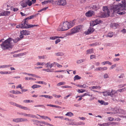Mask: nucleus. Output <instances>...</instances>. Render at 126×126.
Here are the masks:
<instances>
[{
	"label": "nucleus",
	"instance_id": "1",
	"mask_svg": "<svg viewBox=\"0 0 126 126\" xmlns=\"http://www.w3.org/2000/svg\"><path fill=\"white\" fill-rule=\"evenodd\" d=\"M20 40L21 39L19 37L16 38L14 39H13L11 38H9L4 42H2L1 44V47L2 49L3 50L8 49L9 48L12 47V45L11 43L12 41H13L15 43H16Z\"/></svg>",
	"mask_w": 126,
	"mask_h": 126
},
{
	"label": "nucleus",
	"instance_id": "2",
	"mask_svg": "<svg viewBox=\"0 0 126 126\" xmlns=\"http://www.w3.org/2000/svg\"><path fill=\"white\" fill-rule=\"evenodd\" d=\"M69 22L67 21L63 22L62 24H61L58 30L59 31H64L68 30L70 28L69 25Z\"/></svg>",
	"mask_w": 126,
	"mask_h": 126
},
{
	"label": "nucleus",
	"instance_id": "3",
	"mask_svg": "<svg viewBox=\"0 0 126 126\" xmlns=\"http://www.w3.org/2000/svg\"><path fill=\"white\" fill-rule=\"evenodd\" d=\"M103 12L101 13V17H105L109 16L110 11L109 10L107 6H104L103 8Z\"/></svg>",
	"mask_w": 126,
	"mask_h": 126
},
{
	"label": "nucleus",
	"instance_id": "4",
	"mask_svg": "<svg viewBox=\"0 0 126 126\" xmlns=\"http://www.w3.org/2000/svg\"><path fill=\"white\" fill-rule=\"evenodd\" d=\"M121 1L122 4L119 3L118 5H113V8L114 11L117 10H121L122 8V7L124 6V4H126V0H122Z\"/></svg>",
	"mask_w": 126,
	"mask_h": 126
},
{
	"label": "nucleus",
	"instance_id": "5",
	"mask_svg": "<svg viewBox=\"0 0 126 126\" xmlns=\"http://www.w3.org/2000/svg\"><path fill=\"white\" fill-rule=\"evenodd\" d=\"M55 4L63 6L66 4V1L65 0H59L55 2Z\"/></svg>",
	"mask_w": 126,
	"mask_h": 126
},
{
	"label": "nucleus",
	"instance_id": "6",
	"mask_svg": "<svg viewBox=\"0 0 126 126\" xmlns=\"http://www.w3.org/2000/svg\"><path fill=\"white\" fill-rule=\"evenodd\" d=\"M101 22V21L99 19H97L93 21V23H90V25L92 26L93 27L98 24H99Z\"/></svg>",
	"mask_w": 126,
	"mask_h": 126
},
{
	"label": "nucleus",
	"instance_id": "7",
	"mask_svg": "<svg viewBox=\"0 0 126 126\" xmlns=\"http://www.w3.org/2000/svg\"><path fill=\"white\" fill-rule=\"evenodd\" d=\"M122 8H121V10H116L115 11L114 10V9L113 8V9H112V10L113 11V13H115L116 12L117 14L118 15H123L125 14L126 13V12L125 11H123L122 12H120V11L121 10L123 9V7H122Z\"/></svg>",
	"mask_w": 126,
	"mask_h": 126
},
{
	"label": "nucleus",
	"instance_id": "8",
	"mask_svg": "<svg viewBox=\"0 0 126 126\" xmlns=\"http://www.w3.org/2000/svg\"><path fill=\"white\" fill-rule=\"evenodd\" d=\"M110 95L112 98L116 97L117 96L118 94L114 90H112L111 91H110Z\"/></svg>",
	"mask_w": 126,
	"mask_h": 126
},
{
	"label": "nucleus",
	"instance_id": "9",
	"mask_svg": "<svg viewBox=\"0 0 126 126\" xmlns=\"http://www.w3.org/2000/svg\"><path fill=\"white\" fill-rule=\"evenodd\" d=\"M110 95L112 98L116 97L117 96L118 94L114 90H112L111 91H110Z\"/></svg>",
	"mask_w": 126,
	"mask_h": 126
},
{
	"label": "nucleus",
	"instance_id": "10",
	"mask_svg": "<svg viewBox=\"0 0 126 126\" xmlns=\"http://www.w3.org/2000/svg\"><path fill=\"white\" fill-rule=\"evenodd\" d=\"M117 113H119L123 114H126V111L120 108H118L115 110Z\"/></svg>",
	"mask_w": 126,
	"mask_h": 126
},
{
	"label": "nucleus",
	"instance_id": "11",
	"mask_svg": "<svg viewBox=\"0 0 126 126\" xmlns=\"http://www.w3.org/2000/svg\"><path fill=\"white\" fill-rule=\"evenodd\" d=\"M94 31V29L93 28L91 27H89L88 30L85 32L86 34H88L93 32Z\"/></svg>",
	"mask_w": 126,
	"mask_h": 126
},
{
	"label": "nucleus",
	"instance_id": "12",
	"mask_svg": "<svg viewBox=\"0 0 126 126\" xmlns=\"http://www.w3.org/2000/svg\"><path fill=\"white\" fill-rule=\"evenodd\" d=\"M28 22L25 20L23 22H22L20 25V28H26L27 25H28Z\"/></svg>",
	"mask_w": 126,
	"mask_h": 126
},
{
	"label": "nucleus",
	"instance_id": "13",
	"mask_svg": "<svg viewBox=\"0 0 126 126\" xmlns=\"http://www.w3.org/2000/svg\"><path fill=\"white\" fill-rule=\"evenodd\" d=\"M94 14V12L93 11H90L85 13V15L88 17L92 16Z\"/></svg>",
	"mask_w": 126,
	"mask_h": 126
},
{
	"label": "nucleus",
	"instance_id": "14",
	"mask_svg": "<svg viewBox=\"0 0 126 126\" xmlns=\"http://www.w3.org/2000/svg\"><path fill=\"white\" fill-rule=\"evenodd\" d=\"M110 26L111 28L115 29L118 28L119 26V25L117 24L113 23H111L110 24Z\"/></svg>",
	"mask_w": 126,
	"mask_h": 126
},
{
	"label": "nucleus",
	"instance_id": "15",
	"mask_svg": "<svg viewBox=\"0 0 126 126\" xmlns=\"http://www.w3.org/2000/svg\"><path fill=\"white\" fill-rule=\"evenodd\" d=\"M21 34L28 35L30 34V31L26 30H23L20 32Z\"/></svg>",
	"mask_w": 126,
	"mask_h": 126
},
{
	"label": "nucleus",
	"instance_id": "16",
	"mask_svg": "<svg viewBox=\"0 0 126 126\" xmlns=\"http://www.w3.org/2000/svg\"><path fill=\"white\" fill-rule=\"evenodd\" d=\"M37 15H35L31 16L28 17L26 18L24 20H25L28 22V20L32 19L34 17H35Z\"/></svg>",
	"mask_w": 126,
	"mask_h": 126
},
{
	"label": "nucleus",
	"instance_id": "17",
	"mask_svg": "<svg viewBox=\"0 0 126 126\" xmlns=\"http://www.w3.org/2000/svg\"><path fill=\"white\" fill-rule=\"evenodd\" d=\"M108 68L107 67H99L96 68L95 70L99 71H104L107 70Z\"/></svg>",
	"mask_w": 126,
	"mask_h": 126
},
{
	"label": "nucleus",
	"instance_id": "18",
	"mask_svg": "<svg viewBox=\"0 0 126 126\" xmlns=\"http://www.w3.org/2000/svg\"><path fill=\"white\" fill-rule=\"evenodd\" d=\"M110 91L103 92H102L103 95L105 96H107L110 95Z\"/></svg>",
	"mask_w": 126,
	"mask_h": 126
},
{
	"label": "nucleus",
	"instance_id": "19",
	"mask_svg": "<svg viewBox=\"0 0 126 126\" xmlns=\"http://www.w3.org/2000/svg\"><path fill=\"white\" fill-rule=\"evenodd\" d=\"M75 23V20H74L72 21H71L69 22V27L71 28L74 25Z\"/></svg>",
	"mask_w": 126,
	"mask_h": 126
},
{
	"label": "nucleus",
	"instance_id": "20",
	"mask_svg": "<svg viewBox=\"0 0 126 126\" xmlns=\"http://www.w3.org/2000/svg\"><path fill=\"white\" fill-rule=\"evenodd\" d=\"M101 88L99 86H93L89 87V88L92 90L93 89H100Z\"/></svg>",
	"mask_w": 126,
	"mask_h": 126
},
{
	"label": "nucleus",
	"instance_id": "21",
	"mask_svg": "<svg viewBox=\"0 0 126 126\" xmlns=\"http://www.w3.org/2000/svg\"><path fill=\"white\" fill-rule=\"evenodd\" d=\"M53 1V0H47L42 2L41 3L42 5H44V4H46L49 3H52V2Z\"/></svg>",
	"mask_w": 126,
	"mask_h": 126
},
{
	"label": "nucleus",
	"instance_id": "22",
	"mask_svg": "<svg viewBox=\"0 0 126 126\" xmlns=\"http://www.w3.org/2000/svg\"><path fill=\"white\" fill-rule=\"evenodd\" d=\"M11 66H12V65L10 64L8 65H0V68H8Z\"/></svg>",
	"mask_w": 126,
	"mask_h": 126
},
{
	"label": "nucleus",
	"instance_id": "23",
	"mask_svg": "<svg viewBox=\"0 0 126 126\" xmlns=\"http://www.w3.org/2000/svg\"><path fill=\"white\" fill-rule=\"evenodd\" d=\"M10 13V11H4L3 12V14L2 15L3 16H7L9 15Z\"/></svg>",
	"mask_w": 126,
	"mask_h": 126
},
{
	"label": "nucleus",
	"instance_id": "24",
	"mask_svg": "<svg viewBox=\"0 0 126 126\" xmlns=\"http://www.w3.org/2000/svg\"><path fill=\"white\" fill-rule=\"evenodd\" d=\"M83 26L82 25H79L77 26L76 27L77 30L78 32H79L82 30Z\"/></svg>",
	"mask_w": 126,
	"mask_h": 126
},
{
	"label": "nucleus",
	"instance_id": "25",
	"mask_svg": "<svg viewBox=\"0 0 126 126\" xmlns=\"http://www.w3.org/2000/svg\"><path fill=\"white\" fill-rule=\"evenodd\" d=\"M21 5L23 8L26 7L27 5V1H26V2H21Z\"/></svg>",
	"mask_w": 126,
	"mask_h": 126
},
{
	"label": "nucleus",
	"instance_id": "26",
	"mask_svg": "<svg viewBox=\"0 0 126 126\" xmlns=\"http://www.w3.org/2000/svg\"><path fill=\"white\" fill-rule=\"evenodd\" d=\"M113 35V33L112 32H110L108 34L106 35L107 37H109L110 38H111Z\"/></svg>",
	"mask_w": 126,
	"mask_h": 126
},
{
	"label": "nucleus",
	"instance_id": "27",
	"mask_svg": "<svg viewBox=\"0 0 126 126\" xmlns=\"http://www.w3.org/2000/svg\"><path fill=\"white\" fill-rule=\"evenodd\" d=\"M10 92L11 93H12L13 94H21V93L20 92L18 91H15V90H13L11 91Z\"/></svg>",
	"mask_w": 126,
	"mask_h": 126
},
{
	"label": "nucleus",
	"instance_id": "28",
	"mask_svg": "<svg viewBox=\"0 0 126 126\" xmlns=\"http://www.w3.org/2000/svg\"><path fill=\"white\" fill-rule=\"evenodd\" d=\"M87 95H88L89 96H92L93 94H90V93L89 92H88L87 93H86L83 94L82 95H81V97H83L85 96H87Z\"/></svg>",
	"mask_w": 126,
	"mask_h": 126
},
{
	"label": "nucleus",
	"instance_id": "29",
	"mask_svg": "<svg viewBox=\"0 0 126 126\" xmlns=\"http://www.w3.org/2000/svg\"><path fill=\"white\" fill-rule=\"evenodd\" d=\"M81 78V77L78 75H76L74 78V81L76 80L79 79Z\"/></svg>",
	"mask_w": 126,
	"mask_h": 126
},
{
	"label": "nucleus",
	"instance_id": "30",
	"mask_svg": "<svg viewBox=\"0 0 126 126\" xmlns=\"http://www.w3.org/2000/svg\"><path fill=\"white\" fill-rule=\"evenodd\" d=\"M76 86L80 88H85L87 87L85 84H83V85L77 84Z\"/></svg>",
	"mask_w": 126,
	"mask_h": 126
},
{
	"label": "nucleus",
	"instance_id": "31",
	"mask_svg": "<svg viewBox=\"0 0 126 126\" xmlns=\"http://www.w3.org/2000/svg\"><path fill=\"white\" fill-rule=\"evenodd\" d=\"M86 61L85 59H80L77 60L76 62V63L77 64H79L83 62H84Z\"/></svg>",
	"mask_w": 126,
	"mask_h": 126
},
{
	"label": "nucleus",
	"instance_id": "32",
	"mask_svg": "<svg viewBox=\"0 0 126 126\" xmlns=\"http://www.w3.org/2000/svg\"><path fill=\"white\" fill-rule=\"evenodd\" d=\"M40 123L42 124H43L45 125H49V126H53L51 124L49 123H46V122H45L44 121H41Z\"/></svg>",
	"mask_w": 126,
	"mask_h": 126
},
{
	"label": "nucleus",
	"instance_id": "33",
	"mask_svg": "<svg viewBox=\"0 0 126 126\" xmlns=\"http://www.w3.org/2000/svg\"><path fill=\"white\" fill-rule=\"evenodd\" d=\"M73 114L71 112H67L65 114L66 116H67L69 117H72L73 116Z\"/></svg>",
	"mask_w": 126,
	"mask_h": 126
},
{
	"label": "nucleus",
	"instance_id": "34",
	"mask_svg": "<svg viewBox=\"0 0 126 126\" xmlns=\"http://www.w3.org/2000/svg\"><path fill=\"white\" fill-rule=\"evenodd\" d=\"M13 122L16 123L20 122V118H17L16 119H14L13 120Z\"/></svg>",
	"mask_w": 126,
	"mask_h": 126
},
{
	"label": "nucleus",
	"instance_id": "35",
	"mask_svg": "<svg viewBox=\"0 0 126 126\" xmlns=\"http://www.w3.org/2000/svg\"><path fill=\"white\" fill-rule=\"evenodd\" d=\"M55 54L56 56H62L64 55L63 53L62 52H59L55 53Z\"/></svg>",
	"mask_w": 126,
	"mask_h": 126
},
{
	"label": "nucleus",
	"instance_id": "36",
	"mask_svg": "<svg viewBox=\"0 0 126 126\" xmlns=\"http://www.w3.org/2000/svg\"><path fill=\"white\" fill-rule=\"evenodd\" d=\"M102 64H103V65H104L106 64H108L109 65H111L112 64V63L108 61H107L105 62H104L102 63Z\"/></svg>",
	"mask_w": 126,
	"mask_h": 126
},
{
	"label": "nucleus",
	"instance_id": "37",
	"mask_svg": "<svg viewBox=\"0 0 126 126\" xmlns=\"http://www.w3.org/2000/svg\"><path fill=\"white\" fill-rule=\"evenodd\" d=\"M38 58L39 59H45L47 58V57L46 55H44L43 56H38Z\"/></svg>",
	"mask_w": 126,
	"mask_h": 126
},
{
	"label": "nucleus",
	"instance_id": "38",
	"mask_svg": "<svg viewBox=\"0 0 126 126\" xmlns=\"http://www.w3.org/2000/svg\"><path fill=\"white\" fill-rule=\"evenodd\" d=\"M84 123H83L81 122H78L77 123H76L75 124H74V125L78 126L79 125H84Z\"/></svg>",
	"mask_w": 126,
	"mask_h": 126
},
{
	"label": "nucleus",
	"instance_id": "39",
	"mask_svg": "<svg viewBox=\"0 0 126 126\" xmlns=\"http://www.w3.org/2000/svg\"><path fill=\"white\" fill-rule=\"evenodd\" d=\"M20 122H28V119L26 118H20Z\"/></svg>",
	"mask_w": 126,
	"mask_h": 126
},
{
	"label": "nucleus",
	"instance_id": "40",
	"mask_svg": "<svg viewBox=\"0 0 126 126\" xmlns=\"http://www.w3.org/2000/svg\"><path fill=\"white\" fill-rule=\"evenodd\" d=\"M40 87H41V86L39 85L35 84L32 85V88L33 89H34L35 88H38Z\"/></svg>",
	"mask_w": 126,
	"mask_h": 126
},
{
	"label": "nucleus",
	"instance_id": "41",
	"mask_svg": "<svg viewBox=\"0 0 126 126\" xmlns=\"http://www.w3.org/2000/svg\"><path fill=\"white\" fill-rule=\"evenodd\" d=\"M78 32L77 31V30L76 28H74L72 30V33H77Z\"/></svg>",
	"mask_w": 126,
	"mask_h": 126
},
{
	"label": "nucleus",
	"instance_id": "42",
	"mask_svg": "<svg viewBox=\"0 0 126 126\" xmlns=\"http://www.w3.org/2000/svg\"><path fill=\"white\" fill-rule=\"evenodd\" d=\"M27 3V5H28L29 6H30L31 5L32 3L30 1V0H27L26 1Z\"/></svg>",
	"mask_w": 126,
	"mask_h": 126
},
{
	"label": "nucleus",
	"instance_id": "43",
	"mask_svg": "<svg viewBox=\"0 0 126 126\" xmlns=\"http://www.w3.org/2000/svg\"><path fill=\"white\" fill-rule=\"evenodd\" d=\"M87 53L91 54L93 52V49H91L87 50Z\"/></svg>",
	"mask_w": 126,
	"mask_h": 126
},
{
	"label": "nucleus",
	"instance_id": "44",
	"mask_svg": "<svg viewBox=\"0 0 126 126\" xmlns=\"http://www.w3.org/2000/svg\"><path fill=\"white\" fill-rule=\"evenodd\" d=\"M65 83L64 82H60L58 83L57 84V86H59L61 85H65Z\"/></svg>",
	"mask_w": 126,
	"mask_h": 126
},
{
	"label": "nucleus",
	"instance_id": "45",
	"mask_svg": "<svg viewBox=\"0 0 126 126\" xmlns=\"http://www.w3.org/2000/svg\"><path fill=\"white\" fill-rule=\"evenodd\" d=\"M32 121L34 122V123H40L41 121H39L38 120H35L34 119L32 120Z\"/></svg>",
	"mask_w": 126,
	"mask_h": 126
},
{
	"label": "nucleus",
	"instance_id": "46",
	"mask_svg": "<svg viewBox=\"0 0 126 126\" xmlns=\"http://www.w3.org/2000/svg\"><path fill=\"white\" fill-rule=\"evenodd\" d=\"M85 91V90L82 89H81V90L80 89H78L77 91V92L79 93H83Z\"/></svg>",
	"mask_w": 126,
	"mask_h": 126
},
{
	"label": "nucleus",
	"instance_id": "47",
	"mask_svg": "<svg viewBox=\"0 0 126 126\" xmlns=\"http://www.w3.org/2000/svg\"><path fill=\"white\" fill-rule=\"evenodd\" d=\"M48 7H45L43 8V9H41V10H40L38 11V12H40L42 11H45L48 8Z\"/></svg>",
	"mask_w": 126,
	"mask_h": 126
},
{
	"label": "nucleus",
	"instance_id": "48",
	"mask_svg": "<svg viewBox=\"0 0 126 126\" xmlns=\"http://www.w3.org/2000/svg\"><path fill=\"white\" fill-rule=\"evenodd\" d=\"M11 10H13L14 12L17 11L18 10V9L12 7H11Z\"/></svg>",
	"mask_w": 126,
	"mask_h": 126
},
{
	"label": "nucleus",
	"instance_id": "49",
	"mask_svg": "<svg viewBox=\"0 0 126 126\" xmlns=\"http://www.w3.org/2000/svg\"><path fill=\"white\" fill-rule=\"evenodd\" d=\"M98 125L99 126H107L108 125L107 123H103L102 124H99Z\"/></svg>",
	"mask_w": 126,
	"mask_h": 126
},
{
	"label": "nucleus",
	"instance_id": "50",
	"mask_svg": "<svg viewBox=\"0 0 126 126\" xmlns=\"http://www.w3.org/2000/svg\"><path fill=\"white\" fill-rule=\"evenodd\" d=\"M37 115L39 116H40V117L41 118H42L43 119H47V116H41L40 115H39V114H37Z\"/></svg>",
	"mask_w": 126,
	"mask_h": 126
},
{
	"label": "nucleus",
	"instance_id": "51",
	"mask_svg": "<svg viewBox=\"0 0 126 126\" xmlns=\"http://www.w3.org/2000/svg\"><path fill=\"white\" fill-rule=\"evenodd\" d=\"M126 88L125 87L122 89L119 90L118 91L120 92H122L125 91L126 90Z\"/></svg>",
	"mask_w": 126,
	"mask_h": 126
},
{
	"label": "nucleus",
	"instance_id": "52",
	"mask_svg": "<svg viewBox=\"0 0 126 126\" xmlns=\"http://www.w3.org/2000/svg\"><path fill=\"white\" fill-rule=\"evenodd\" d=\"M62 88H72V87L71 86H64L61 87Z\"/></svg>",
	"mask_w": 126,
	"mask_h": 126
},
{
	"label": "nucleus",
	"instance_id": "53",
	"mask_svg": "<svg viewBox=\"0 0 126 126\" xmlns=\"http://www.w3.org/2000/svg\"><path fill=\"white\" fill-rule=\"evenodd\" d=\"M43 71H45L48 72H52V71L51 70L49 69H44L43 70Z\"/></svg>",
	"mask_w": 126,
	"mask_h": 126
},
{
	"label": "nucleus",
	"instance_id": "54",
	"mask_svg": "<svg viewBox=\"0 0 126 126\" xmlns=\"http://www.w3.org/2000/svg\"><path fill=\"white\" fill-rule=\"evenodd\" d=\"M107 114H116L117 112H116L115 111H114L113 112H107Z\"/></svg>",
	"mask_w": 126,
	"mask_h": 126
},
{
	"label": "nucleus",
	"instance_id": "55",
	"mask_svg": "<svg viewBox=\"0 0 126 126\" xmlns=\"http://www.w3.org/2000/svg\"><path fill=\"white\" fill-rule=\"evenodd\" d=\"M4 11L3 10H0V16H3V15H3V12Z\"/></svg>",
	"mask_w": 126,
	"mask_h": 126
},
{
	"label": "nucleus",
	"instance_id": "56",
	"mask_svg": "<svg viewBox=\"0 0 126 126\" xmlns=\"http://www.w3.org/2000/svg\"><path fill=\"white\" fill-rule=\"evenodd\" d=\"M32 24H30V25H28V24L27 25V27H26V29H28L30 28H32Z\"/></svg>",
	"mask_w": 126,
	"mask_h": 126
},
{
	"label": "nucleus",
	"instance_id": "57",
	"mask_svg": "<svg viewBox=\"0 0 126 126\" xmlns=\"http://www.w3.org/2000/svg\"><path fill=\"white\" fill-rule=\"evenodd\" d=\"M57 36H54L53 37H50V39L51 40H55L56 38H57Z\"/></svg>",
	"mask_w": 126,
	"mask_h": 126
},
{
	"label": "nucleus",
	"instance_id": "58",
	"mask_svg": "<svg viewBox=\"0 0 126 126\" xmlns=\"http://www.w3.org/2000/svg\"><path fill=\"white\" fill-rule=\"evenodd\" d=\"M27 75L29 76H31L33 77H36V75L34 74H31L29 73Z\"/></svg>",
	"mask_w": 126,
	"mask_h": 126
},
{
	"label": "nucleus",
	"instance_id": "59",
	"mask_svg": "<svg viewBox=\"0 0 126 126\" xmlns=\"http://www.w3.org/2000/svg\"><path fill=\"white\" fill-rule=\"evenodd\" d=\"M104 101L102 100H98V102L102 105H103V104L104 103Z\"/></svg>",
	"mask_w": 126,
	"mask_h": 126
},
{
	"label": "nucleus",
	"instance_id": "60",
	"mask_svg": "<svg viewBox=\"0 0 126 126\" xmlns=\"http://www.w3.org/2000/svg\"><path fill=\"white\" fill-rule=\"evenodd\" d=\"M20 108L23 109L25 110H27L28 109V108L27 107L22 106H21Z\"/></svg>",
	"mask_w": 126,
	"mask_h": 126
},
{
	"label": "nucleus",
	"instance_id": "61",
	"mask_svg": "<svg viewBox=\"0 0 126 126\" xmlns=\"http://www.w3.org/2000/svg\"><path fill=\"white\" fill-rule=\"evenodd\" d=\"M54 118H59L61 119H63V116H55Z\"/></svg>",
	"mask_w": 126,
	"mask_h": 126
},
{
	"label": "nucleus",
	"instance_id": "62",
	"mask_svg": "<svg viewBox=\"0 0 126 126\" xmlns=\"http://www.w3.org/2000/svg\"><path fill=\"white\" fill-rule=\"evenodd\" d=\"M45 65H47V67H50V63L49 62L47 63H46L45 64Z\"/></svg>",
	"mask_w": 126,
	"mask_h": 126
},
{
	"label": "nucleus",
	"instance_id": "63",
	"mask_svg": "<svg viewBox=\"0 0 126 126\" xmlns=\"http://www.w3.org/2000/svg\"><path fill=\"white\" fill-rule=\"evenodd\" d=\"M44 63H40V62H38L36 64V65H44Z\"/></svg>",
	"mask_w": 126,
	"mask_h": 126
},
{
	"label": "nucleus",
	"instance_id": "64",
	"mask_svg": "<svg viewBox=\"0 0 126 126\" xmlns=\"http://www.w3.org/2000/svg\"><path fill=\"white\" fill-rule=\"evenodd\" d=\"M21 55V54H14L13 55V56L14 57H17Z\"/></svg>",
	"mask_w": 126,
	"mask_h": 126
}]
</instances>
